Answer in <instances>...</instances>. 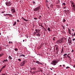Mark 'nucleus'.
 Returning <instances> with one entry per match:
<instances>
[{
    "instance_id": "obj_25",
    "label": "nucleus",
    "mask_w": 75,
    "mask_h": 75,
    "mask_svg": "<svg viewBox=\"0 0 75 75\" xmlns=\"http://www.w3.org/2000/svg\"><path fill=\"white\" fill-rule=\"evenodd\" d=\"M59 41L61 42V44H62V42H64V41H62V40H60Z\"/></svg>"
},
{
    "instance_id": "obj_23",
    "label": "nucleus",
    "mask_w": 75,
    "mask_h": 75,
    "mask_svg": "<svg viewBox=\"0 0 75 75\" xmlns=\"http://www.w3.org/2000/svg\"><path fill=\"white\" fill-rule=\"evenodd\" d=\"M67 55V53L63 55V57H66V56Z\"/></svg>"
},
{
    "instance_id": "obj_47",
    "label": "nucleus",
    "mask_w": 75,
    "mask_h": 75,
    "mask_svg": "<svg viewBox=\"0 0 75 75\" xmlns=\"http://www.w3.org/2000/svg\"><path fill=\"white\" fill-rule=\"evenodd\" d=\"M34 20H37V18H34Z\"/></svg>"
},
{
    "instance_id": "obj_52",
    "label": "nucleus",
    "mask_w": 75,
    "mask_h": 75,
    "mask_svg": "<svg viewBox=\"0 0 75 75\" xmlns=\"http://www.w3.org/2000/svg\"><path fill=\"white\" fill-rule=\"evenodd\" d=\"M67 8V6H64V8H65H65Z\"/></svg>"
},
{
    "instance_id": "obj_3",
    "label": "nucleus",
    "mask_w": 75,
    "mask_h": 75,
    "mask_svg": "<svg viewBox=\"0 0 75 75\" xmlns=\"http://www.w3.org/2000/svg\"><path fill=\"white\" fill-rule=\"evenodd\" d=\"M40 6H38L37 8H35L33 10V11H39V10H40Z\"/></svg>"
},
{
    "instance_id": "obj_20",
    "label": "nucleus",
    "mask_w": 75,
    "mask_h": 75,
    "mask_svg": "<svg viewBox=\"0 0 75 75\" xmlns=\"http://www.w3.org/2000/svg\"><path fill=\"white\" fill-rule=\"evenodd\" d=\"M65 21H66V20L64 19H63L62 21V22H63V23H65Z\"/></svg>"
},
{
    "instance_id": "obj_19",
    "label": "nucleus",
    "mask_w": 75,
    "mask_h": 75,
    "mask_svg": "<svg viewBox=\"0 0 75 75\" xmlns=\"http://www.w3.org/2000/svg\"><path fill=\"white\" fill-rule=\"evenodd\" d=\"M41 27H42L44 29V30H45V31H46V30L45 29V28L44 27V26H42V25H41Z\"/></svg>"
},
{
    "instance_id": "obj_16",
    "label": "nucleus",
    "mask_w": 75,
    "mask_h": 75,
    "mask_svg": "<svg viewBox=\"0 0 75 75\" xmlns=\"http://www.w3.org/2000/svg\"><path fill=\"white\" fill-rule=\"evenodd\" d=\"M16 24L17 23H16V21H15L13 25V26H14L15 25H16Z\"/></svg>"
},
{
    "instance_id": "obj_9",
    "label": "nucleus",
    "mask_w": 75,
    "mask_h": 75,
    "mask_svg": "<svg viewBox=\"0 0 75 75\" xmlns=\"http://www.w3.org/2000/svg\"><path fill=\"white\" fill-rule=\"evenodd\" d=\"M13 11V13H14L15 12H16V11H15V9L14 8H13L11 10V11Z\"/></svg>"
},
{
    "instance_id": "obj_12",
    "label": "nucleus",
    "mask_w": 75,
    "mask_h": 75,
    "mask_svg": "<svg viewBox=\"0 0 75 75\" xmlns=\"http://www.w3.org/2000/svg\"><path fill=\"white\" fill-rule=\"evenodd\" d=\"M64 11H66L67 13H68V14H69V10H68V11H67V10H64Z\"/></svg>"
},
{
    "instance_id": "obj_8",
    "label": "nucleus",
    "mask_w": 75,
    "mask_h": 75,
    "mask_svg": "<svg viewBox=\"0 0 75 75\" xmlns=\"http://www.w3.org/2000/svg\"><path fill=\"white\" fill-rule=\"evenodd\" d=\"M37 35L38 37H40L41 36V33H38Z\"/></svg>"
},
{
    "instance_id": "obj_11",
    "label": "nucleus",
    "mask_w": 75,
    "mask_h": 75,
    "mask_svg": "<svg viewBox=\"0 0 75 75\" xmlns=\"http://www.w3.org/2000/svg\"><path fill=\"white\" fill-rule=\"evenodd\" d=\"M68 30L69 31V34H71L72 35V34H71V30H70V29L68 28Z\"/></svg>"
},
{
    "instance_id": "obj_34",
    "label": "nucleus",
    "mask_w": 75,
    "mask_h": 75,
    "mask_svg": "<svg viewBox=\"0 0 75 75\" xmlns=\"http://www.w3.org/2000/svg\"><path fill=\"white\" fill-rule=\"evenodd\" d=\"M62 4H63V6H66V5L65 3H63Z\"/></svg>"
},
{
    "instance_id": "obj_49",
    "label": "nucleus",
    "mask_w": 75,
    "mask_h": 75,
    "mask_svg": "<svg viewBox=\"0 0 75 75\" xmlns=\"http://www.w3.org/2000/svg\"><path fill=\"white\" fill-rule=\"evenodd\" d=\"M6 12L5 11H2V12H1V13H4V12Z\"/></svg>"
},
{
    "instance_id": "obj_63",
    "label": "nucleus",
    "mask_w": 75,
    "mask_h": 75,
    "mask_svg": "<svg viewBox=\"0 0 75 75\" xmlns=\"http://www.w3.org/2000/svg\"><path fill=\"white\" fill-rule=\"evenodd\" d=\"M72 31H74V30L73 29H72Z\"/></svg>"
},
{
    "instance_id": "obj_36",
    "label": "nucleus",
    "mask_w": 75,
    "mask_h": 75,
    "mask_svg": "<svg viewBox=\"0 0 75 75\" xmlns=\"http://www.w3.org/2000/svg\"><path fill=\"white\" fill-rule=\"evenodd\" d=\"M69 40H71V38L69 37V38H68Z\"/></svg>"
},
{
    "instance_id": "obj_14",
    "label": "nucleus",
    "mask_w": 75,
    "mask_h": 75,
    "mask_svg": "<svg viewBox=\"0 0 75 75\" xmlns=\"http://www.w3.org/2000/svg\"><path fill=\"white\" fill-rule=\"evenodd\" d=\"M63 51H64V47H62V49L61 50V53H62L63 52Z\"/></svg>"
},
{
    "instance_id": "obj_48",
    "label": "nucleus",
    "mask_w": 75,
    "mask_h": 75,
    "mask_svg": "<svg viewBox=\"0 0 75 75\" xmlns=\"http://www.w3.org/2000/svg\"><path fill=\"white\" fill-rule=\"evenodd\" d=\"M35 2L34 1H33V4H35Z\"/></svg>"
},
{
    "instance_id": "obj_46",
    "label": "nucleus",
    "mask_w": 75,
    "mask_h": 75,
    "mask_svg": "<svg viewBox=\"0 0 75 75\" xmlns=\"http://www.w3.org/2000/svg\"><path fill=\"white\" fill-rule=\"evenodd\" d=\"M56 53L57 54H58V51H57L56 52Z\"/></svg>"
},
{
    "instance_id": "obj_22",
    "label": "nucleus",
    "mask_w": 75,
    "mask_h": 75,
    "mask_svg": "<svg viewBox=\"0 0 75 75\" xmlns=\"http://www.w3.org/2000/svg\"><path fill=\"white\" fill-rule=\"evenodd\" d=\"M67 57L68 58H70V60H71V57L69 56H67Z\"/></svg>"
},
{
    "instance_id": "obj_38",
    "label": "nucleus",
    "mask_w": 75,
    "mask_h": 75,
    "mask_svg": "<svg viewBox=\"0 0 75 75\" xmlns=\"http://www.w3.org/2000/svg\"><path fill=\"white\" fill-rule=\"evenodd\" d=\"M73 10L74 11H75V7L73 8Z\"/></svg>"
},
{
    "instance_id": "obj_41",
    "label": "nucleus",
    "mask_w": 75,
    "mask_h": 75,
    "mask_svg": "<svg viewBox=\"0 0 75 75\" xmlns=\"http://www.w3.org/2000/svg\"><path fill=\"white\" fill-rule=\"evenodd\" d=\"M41 16H39V19H40V18H41Z\"/></svg>"
},
{
    "instance_id": "obj_51",
    "label": "nucleus",
    "mask_w": 75,
    "mask_h": 75,
    "mask_svg": "<svg viewBox=\"0 0 75 75\" xmlns=\"http://www.w3.org/2000/svg\"><path fill=\"white\" fill-rule=\"evenodd\" d=\"M69 55H70V54L69 53L68 55L67 54V56H69Z\"/></svg>"
},
{
    "instance_id": "obj_29",
    "label": "nucleus",
    "mask_w": 75,
    "mask_h": 75,
    "mask_svg": "<svg viewBox=\"0 0 75 75\" xmlns=\"http://www.w3.org/2000/svg\"><path fill=\"white\" fill-rule=\"evenodd\" d=\"M14 50H15L16 51H18V49L17 48H15Z\"/></svg>"
},
{
    "instance_id": "obj_43",
    "label": "nucleus",
    "mask_w": 75,
    "mask_h": 75,
    "mask_svg": "<svg viewBox=\"0 0 75 75\" xmlns=\"http://www.w3.org/2000/svg\"><path fill=\"white\" fill-rule=\"evenodd\" d=\"M73 7H75V5L74 4L73 5Z\"/></svg>"
},
{
    "instance_id": "obj_21",
    "label": "nucleus",
    "mask_w": 75,
    "mask_h": 75,
    "mask_svg": "<svg viewBox=\"0 0 75 75\" xmlns=\"http://www.w3.org/2000/svg\"><path fill=\"white\" fill-rule=\"evenodd\" d=\"M71 7H72V5H73L74 4V2L72 1V2H71Z\"/></svg>"
},
{
    "instance_id": "obj_2",
    "label": "nucleus",
    "mask_w": 75,
    "mask_h": 75,
    "mask_svg": "<svg viewBox=\"0 0 75 75\" xmlns=\"http://www.w3.org/2000/svg\"><path fill=\"white\" fill-rule=\"evenodd\" d=\"M25 60L23 61V62H21L20 64V66L21 67H23V66H24L25 64Z\"/></svg>"
},
{
    "instance_id": "obj_54",
    "label": "nucleus",
    "mask_w": 75,
    "mask_h": 75,
    "mask_svg": "<svg viewBox=\"0 0 75 75\" xmlns=\"http://www.w3.org/2000/svg\"><path fill=\"white\" fill-rule=\"evenodd\" d=\"M62 27H65V26H63V25H62Z\"/></svg>"
},
{
    "instance_id": "obj_17",
    "label": "nucleus",
    "mask_w": 75,
    "mask_h": 75,
    "mask_svg": "<svg viewBox=\"0 0 75 75\" xmlns=\"http://www.w3.org/2000/svg\"><path fill=\"white\" fill-rule=\"evenodd\" d=\"M8 58L9 59H12V57L11 56H9Z\"/></svg>"
},
{
    "instance_id": "obj_4",
    "label": "nucleus",
    "mask_w": 75,
    "mask_h": 75,
    "mask_svg": "<svg viewBox=\"0 0 75 75\" xmlns=\"http://www.w3.org/2000/svg\"><path fill=\"white\" fill-rule=\"evenodd\" d=\"M58 62L55 61H52V64L53 65H56L57 63Z\"/></svg>"
},
{
    "instance_id": "obj_5",
    "label": "nucleus",
    "mask_w": 75,
    "mask_h": 75,
    "mask_svg": "<svg viewBox=\"0 0 75 75\" xmlns=\"http://www.w3.org/2000/svg\"><path fill=\"white\" fill-rule=\"evenodd\" d=\"M68 42H69V44H72V40H68Z\"/></svg>"
},
{
    "instance_id": "obj_18",
    "label": "nucleus",
    "mask_w": 75,
    "mask_h": 75,
    "mask_svg": "<svg viewBox=\"0 0 75 75\" xmlns=\"http://www.w3.org/2000/svg\"><path fill=\"white\" fill-rule=\"evenodd\" d=\"M35 31H36V32H37V33H38V32H40V30H38V29H36L35 30Z\"/></svg>"
},
{
    "instance_id": "obj_42",
    "label": "nucleus",
    "mask_w": 75,
    "mask_h": 75,
    "mask_svg": "<svg viewBox=\"0 0 75 75\" xmlns=\"http://www.w3.org/2000/svg\"><path fill=\"white\" fill-rule=\"evenodd\" d=\"M18 61H21V59H18Z\"/></svg>"
},
{
    "instance_id": "obj_27",
    "label": "nucleus",
    "mask_w": 75,
    "mask_h": 75,
    "mask_svg": "<svg viewBox=\"0 0 75 75\" xmlns=\"http://www.w3.org/2000/svg\"><path fill=\"white\" fill-rule=\"evenodd\" d=\"M39 63V61H36V64H38V63Z\"/></svg>"
},
{
    "instance_id": "obj_7",
    "label": "nucleus",
    "mask_w": 75,
    "mask_h": 75,
    "mask_svg": "<svg viewBox=\"0 0 75 75\" xmlns=\"http://www.w3.org/2000/svg\"><path fill=\"white\" fill-rule=\"evenodd\" d=\"M60 40L59 39L56 42L57 44H61V42H60Z\"/></svg>"
},
{
    "instance_id": "obj_26",
    "label": "nucleus",
    "mask_w": 75,
    "mask_h": 75,
    "mask_svg": "<svg viewBox=\"0 0 75 75\" xmlns=\"http://www.w3.org/2000/svg\"><path fill=\"white\" fill-rule=\"evenodd\" d=\"M4 62H8V60L7 59H6V60H4Z\"/></svg>"
},
{
    "instance_id": "obj_56",
    "label": "nucleus",
    "mask_w": 75,
    "mask_h": 75,
    "mask_svg": "<svg viewBox=\"0 0 75 75\" xmlns=\"http://www.w3.org/2000/svg\"><path fill=\"white\" fill-rule=\"evenodd\" d=\"M40 71H41V72H42V70H40Z\"/></svg>"
},
{
    "instance_id": "obj_33",
    "label": "nucleus",
    "mask_w": 75,
    "mask_h": 75,
    "mask_svg": "<svg viewBox=\"0 0 75 75\" xmlns=\"http://www.w3.org/2000/svg\"><path fill=\"white\" fill-rule=\"evenodd\" d=\"M3 54H0V57H1L2 56H3Z\"/></svg>"
},
{
    "instance_id": "obj_37",
    "label": "nucleus",
    "mask_w": 75,
    "mask_h": 75,
    "mask_svg": "<svg viewBox=\"0 0 75 75\" xmlns=\"http://www.w3.org/2000/svg\"><path fill=\"white\" fill-rule=\"evenodd\" d=\"M70 68V67H67L66 68V69H68V68Z\"/></svg>"
},
{
    "instance_id": "obj_53",
    "label": "nucleus",
    "mask_w": 75,
    "mask_h": 75,
    "mask_svg": "<svg viewBox=\"0 0 75 75\" xmlns=\"http://www.w3.org/2000/svg\"><path fill=\"white\" fill-rule=\"evenodd\" d=\"M51 7L52 8H53V6L52 5H51Z\"/></svg>"
},
{
    "instance_id": "obj_10",
    "label": "nucleus",
    "mask_w": 75,
    "mask_h": 75,
    "mask_svg": "<svg viewBox=\"0 0 75 75\" xmlns=\"http://www.w3.org/2000/svg\"><path fill=\"white\" fill-rule=\"evenodd\" d=\"M55 46H56V51H58V46L56 45Z\"/></svg>"
},
{
    "instance_id": "obj_58",
    "label": "nucleus",
    "mask_w": 75,
    "mask_h": 75,
    "mask_svg": "<svg viewBox=\"0 0 75 75\" xmlns=\"http://www.w3.org/2000/svg\"><path fill=\"white\" fill-rule=\"evenodd\" d=\"M1 75H6L5 74H1Z\"/></svg>"
},
{
    "instance_id": "obj_45",
    "label": "nucleus",
    "mask_w": 75,
    "mask_h": 75,
    "mask_svg": "<svg viewBox=\"0 0 75 75\" xmlns=\"http://www.w3.org/2000/svg\"><path fill=\"white\" fill-rule=\"evenodd\" d=\"M3 69H1V70H0V72H1V71H2V70Z\"/></svg>"
},
{
    "instance_id": "obj_1",
    "label": "nucleus",
    "mask_w": 75,
    "mask_h": 75,
    "mask_svg": "<svg viewBox=\"0 0 75 75\" xmlns=\"http://www.w3.org/2000/svg\"><path fill=\"white\" fill-rule=\"evenodd\" d=\"M5 4L6 6H10L12 4V3L10 1L6 2Z\"/></svg>"
},
{
    "instance_id": "obj_15",
    "label": "nucleus",
    "mask_w": 75,
    "mask_h": 75,
    "mask_svg": "<svg viewBox=\"0 0 75 75\" xmlns=\"http://www.w3.org/2000/svg\"><path fill=\"white\" fill-rule=\"evenodd\" d=\"M6 67V65H5L4 66H3L2 67V68H1L2 69H4V68H5V67Z\"/></svg>"
},
{
    "instance_id": "obj_30",
    "label": "nucleus",
    "mask_w": 75,
    "mask_h": 75,
    "mask_svg": "<svg viewBox=\"0 0 75 75\" xmlns=\"http://www.w3.org/2000/svg\"><path fill=\"white\" fill-rule=\"evenodd\" d=\"M20 57H25V56L24 54H22L20 56Z\"/></svg>"
},
{
    "instance_id": "obj_44",
    "label": "nucleus",
    "mask_w": 75,
    "mask_h": 75,
    "mask_svg": "<svg viewBox=\"0 0 75 75\" xmlns=\"http://www.w3.org/2000/svg\"><path fill=\"white\" fill-rule=\"evenodd\" d=\"M63 39H64L63 38H62L61 39H60V40L61 41H63Z\"/></svg>"
},
{
    "instance_id": "obj_6",
    "label": "nucleus",
    "mask_w": 75,
    "mask_h": 75,
    "mask_svg": "<svg viewBox=\"0 0 75 75\" xmlns=\"http://www.w3.org/2000/svg\"><path fill=\"white\" fill-rule=\"evenodd\" d=\"M31 70H36L37 69H36V67H33V68H31L30 69Z\"/></svg>"
},
{
    "instance_id": "obj_32",
    "label": "nucleus",
    "mask_w": 75,
    "mask_h": 75,
    "mask_svg": "<svg viewBox=\"0 0 75 75\" xmlns=\"http://www.w3.org/2000/svg\"><path fill=\"white\" fill-rule=\"evenodd\" d=\"M38 64L42 65V63H41V62H39V63Z\"/></svg>"
},
{
    "instance_id": "obj_13",
    "label": "nucleus",
    "mask_w": 75,
    "mask_h": 75,
    "mask_svg": "<svg viewBox=\"0 0 75 75\" xmlns=\"http://www.w3.org/2000/svg\"><path fill=\"white\" fill-rule=\"evenodd\" d=\"M22 18H23V20H24V21H27V22L28 21V20H27V19H25L24 18L22 17Z\"/></svg>"
},
{
    "instance_id": "obj_24",
    "label": "nucleus",
    "mask_w": 75,
    "mask_h": 75,
    "mask_svg": "<svg viewBox=\"0 0 75 75\" xmlns=\"http://www.w3.org/2000/svg\"><path fill=\"white\" fill-rule=\"evenodd\" d=\"M10 15H11V14H4L5 16H10Z\"/></svg>"
},
{
    "instance_id": "obj_40",
    "label": "nucleus",
    "mask_w": 75,
    "mask_h": 75,
    "mask_svg": "<svg viewBox=\"0 0 75 75\" xmlns=\"http://www.w3.org/2000/svg\"><path fill=\"white\" fill-rule=\"evenodd\" d=\"M72 41H75V38L73 39H72Z\"/></svg>"
},
{
    "instance_id": "obj_35",
    "label": "nucleus",
    "mask_w": 75,
    "mask_h": 75,
    "mask_svg": "<svg viewBox=\"0 0 75 75\" xmlns=\"http://www.w3.org/2000/svg\"><path fill=\"white\" fill-rule=\"evenodd\" d=\"M2 50V49H1V47H0V52Z\"/></svg>"
},
{
    "instance_id": "obj_28",
    "label": "nucleus",
    "mask_w": 75,
    "mask_h": 75,
    "mask_svg": "<svg viewBox=\"0 0 75 75\" xmlns=\"http://www.w3.org/2000/svg\"><path fill=\"white\" fill-rule=\"evenodd\" d=\"M47 30H48V31H51V30H50V28H48Z\"/></svg>"
},
{
    "instance_id": "obj_50",
    "label": "nucleus",
    "mask_w": 75,
    "mask_h": 75,
    "mask_svg": "<svg viewBox=\"0 0 75 75\" xmlns=\"http://www.w3.org/2000/svg\"><path fill=\"white\" fill-rule=\"evenodd\" d=\"M74 50H72L71 52H74Z\"/></svg>"
},
{
    "instance_id": "obj_64",
    "label": "nucleus",
    "mask_w": 75,
    "mask_h": 75,
    "mask_svg": "<svg viewBox=\"0 0 75 75\" xmlns=\"http://www.w3.org/2000/svg\"><path fill=\"white\" fill-rule=\"evenodd\" d=\"M74 36H75V33H74Z\"/></svg>"
},
{
    "instance_id": "obj_57",
    "label": "nucleus",
    "mask_w": 75,
    "mask_h": 75,
    "mask_svg": "<svg viewBox=\"0 0 75 75\" xmlns=\"http://www.w3.org/2000/svg\"><path fill=\"white\" fill-rule=\"evenodd\" d=\"M47 2L48 3V0H46V2Z\"/></svg>"
},
{
    "instance_id": "obj_61",
    "label": "nucleus",
    "mask_w": 75,
    "mask_h": 75,
    "mask_svg": "<svg viewBox=\"0 0 75 75\" xmlns=\"http://www.w3.org/2000/svg\"><path fill=\"white\" fill-rule=\"evenodd\" d=\"M33 72L34 73V74H35V71H33Z\"/></svg>"
},
{
    "instance_id": "obj_31",
    "label": "nucleus",
    "mask_w": 75,
    "mask_h": 75,
    "mask_svg": "<svg viewBox=\"0 0 75 75\" xmlns=\"http://www.w3.org/2000/svg\"><path fill=\"white\" fill-rule=\"evenodd\" d=\"M55 37H54L53 39V40H54V41H55Z\"/></svg>"
},
{
    "instance_id": "obj_39",
    "label": "nucleus",
    "mask_w": 75,
    "mask_h": 75,
    "mask_svg": "<svg viewBox=\"0 0 75 75\" xmlns=\"http://www.w3.org/2000/svg\"><path fill=\"white\" fill-rule=\"evenodd\" d=\"M17 22H20V21L18 19L17 20Z\"/></svg>"
},
{
    "instance_id": "obj_60",
    "label": "nucleus",
    "mask_w": 75,
    "mask_h": 75,
    "mask_svg": "<svg viewBox=\"0 0 75 75\" xmlns=\"http://www.w3.org/2000/svg\"><path fill=\"white\" fill-rule=\"evenodd\" d=\"M9 44H10L11 43V42L10 41H9Z\"/></svg>"
},
{
    "instance_id": "obj_59",
    "label": "nucleus",
    "mask_w": 75,
    "mask_h": 75,
    "mask_svg": "<svg viewBox=\"0 0 75 75\" xmlns=\"http://www.w3.org/2000/svg\"><path fill=\"white\" fill-rule=\"evenodd\" d=\"M65 58H67V56H65Z\"/></svg>"
},
{
    "instance_id": "obj_62",
    "label": "nucleus",
    "mask_w": 75,
    "mask_h": 75,
    "mask_svg": "<svg viewBox=\"0 0 75 75\" xmlns=\"http://www.w3.org/2000/svg\"><path fill=\"white\" fill-rule=\"evenodd\" d=\"M65 56H64V57H63V58H65Z\"/></svg>"
},
{
    "instance_id": "obj_55",
    "label": "nucleus",
    "mask_w": 75,
    "mask_h": 75,
    "mask_svg": "<svg viewBox=\"0 0 75 75\" xmlns=\"http://www.w3.org/2000/svg\"><path fill=\"white\" fill-rule=\"evenodd\" d=\"M73 67L74 68H75V64L74 65Z\"/></svg>"
}]
</instances>
